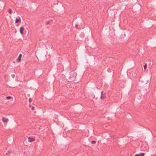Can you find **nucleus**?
I'll return each mask as SVG.
<instances>
[{
    "instance_id": "obj_2",
    "label": "nucleus",
    "mask_w": 156,
    "mask_h": 156,
    "mask_svg": "<svg viewBox=\"0 0 156 156\" xmlns=\"http://www.w3.org/2000/svg\"><path fill=\"white\" fill-rule=\"evenodd\" d=\"M70 74V77H75L77 75L76 73L73 71L71 72Z\"/></svg>"
},
{
    "instance_id": "obj_12",
    "label": "nucleus",
    "mask_w": 156,
    "mask_h": 156,
    "mask_svg": "<svg viewBox=\"0 0 156 156\" xmlns=\"http://www.w3.org/2000/svg\"><path fill=\"white\" fill-rule=\"evenodd\" d=\"M6 98L7 99H9L11 98V96H7Z\"/></svg>"
},
{
    "instance_id": "obj_3",
    "label": "nucleus",
    "mask_w": 156,
    "mask_h": 156,
    "mask_svg": "<svg viewBox=\"0 0 156 156\" xmlns=\"http://www.w3.org/2000/svg\"><path fill=\"white\" fill-rule=\"evenodd\" d=\"M35 139L34 138L31 137L30 136H29L28 138V141L29 142H32L35 140Z\"/></svg>"
},
{
    "instance_id": "obj_4",
    "label": "nucleus",
    "mask_w": 156,
    "mask_h": 156,
    "mask_svg": "<svg viewBox=\"0 0 156 156\" xmlns=\"http://www.w3.org/2000/svg\"><path fill=\"white\" fill-rule=\"evenodd\" d=\"M2 120L3 122H7L9 121V120L8 119L6 118H5L3 117L2 119Z\"/></svg>"
},
{
    "instance_id": "obj_14",
    "label": "nucleus",
    "mask_w": 156,
    "mask_h": 156,
    "mask_svg": "<svg viewBox=\"0 0 156 156\" xmlns=\"http://www.w3.org/2000/svg\"><path fill=\"white\" fill-rule=\"evenodd\" d=\"M11 151H8L7 153H6V154H7L8 153H11Z\"/></svg>"
},
{
    "instance_id": "obj_16",
    "label": "nucleus",
    "mask_w": 156,
    "mask_h": 156,
    "mask_svg": "<svg viewBox=\"0 0 156 156\" xmlns=\"http://www.w3.org/2000/svg\"><path fill=\"white\" fill-rule=\"evenodd\" d=\"M34 109V107H32L31 108V110L33 111Z\"/></svg>"
},
{
    "instance_id": "obj_1",
    "label": "nucleus",
    "mask_w": 156,
    "mask_h": 156,
    "mask_svg": "<svg viewBox=\"0 0 156 156\" xmlns=\"http://www.w3.org/2000/svg\"><path fill=\"white\" fill-rule=\"evenodd\" d=\"M106 98L105 93H104L103 91H102L101 93V95L100 98L103 100L104 99Z\"/></svg>"
},
{
    "instance_id": "obj_10",
    "label": "nucleus",
    "mask_w": 156,
    "mask_h": 156,
    "mask_svg": "<svg viewBox=\"0 0 156 156\" xmlns=\"http://www.w3.org/2000/svg\"><path fill=\"white\" fill-rule=\"evenodd\" d=\"M52 21L51 20H48V21H47V22L46 23V24H46V25H48L50 23V21Z\"/></svg>"
},
{
    "instance_id": "obj_9",
    "label": "nucleus",
    "mask_w": 156,
    "mask_h": 156,
    "mask_svg": "<svg viewBox=\"0 0 156 156\" xmlns=\"http://www.w3.org/2000/svg\"><path fill=\"white\" fill-rule=\"evenodd\" d=\"M8 12L10 14H11L12 13V10L10 8L9 9V10H8Z\"/></svg>"
},
{
    "instance_id": "obj_8",
    "label": "nucleus",
    "mask_w": 156,
    "mask_h": 156,
    "mask_svg": "<svg viewBox=\"0 0 156 156\" xmlns=\"http://www.w3.org/2000/svg\"><path fill=\"white\" fill-rule=\"evenodd\" d=\"M22 55L21 54H20L19 55V56L17 58V59L19 60V62H20L21 61V58L22 57Z\"/></svg>"
},
{
    "instance_id": "obj_13",
    "label": "nucleus",
    "mask_w": 156,
    "mask_h": 156,
    "mask_svg": "<svg viewBox=\"0 0 156 156\" xmlns=\"http://www.w3.org/2000/svg\"><path fill=\"white\" fill-rule=\"evenodd\" d=\"M147 64H145L144 66V69H145L147 68Z\"/></svg>"
},
{
    "instance_id": "obj_6",
    "label": "nucleus",
    "mask_w": 156,
    "mask_h": 156,
    "mask_svg": "<svg viewBox=\"0 0 156 156\" xmlns=\"http://www.w3.org/2000/svg\"><path fill=\"white\" fill-rule=\"evenodd\" d=\"M24 28L23 27H21L20 28V32L21 34H23V31L24 30Z\"/></svg>"
},
{
    "instance_id": "obj_17",
    "label": "nucleus",
    "mask_w": 156,
    "mask_h": 156,
    "mask_svg": "<svg viewBox=\"0 0 156 156\" xmlns=\"http://www.w3.org/2000/svg\"><path fill=\"white\" fill-rule=\"evenodd\" d=\"M29 101L30 102H31V98H30L29 99Z\"/></svg>"
},
{
    "instance_id": "obj_5",
    "label": "nucleus",
    "mask_w": 156,
    "mask_h": 156,
    "mask_svg": "<svg viewBox=\"0 0 156 156\" xmlns=\"http://www.w3.org/2000/svg\"><path fill=\"white\" fill-rule=\"evenodd\" d=\"M19 22L20 23H21V20L20 17H19V19L16 18L15 21V23H18Z\"/></svg>"
},
{
    "instance_id": "obj_11",
    "label": "nucleus",
    "mask_w": 156,
    "mask_h": 156,
    "mask_svg": "<svg viewBox=\"0 0 156 156\" xmlns=\"http://www.w3.org/2000/svg\"><path fill=\"white\" fill-rule=\"evenodd\" d=\"M96 143V141L95 140H93L91 141V143L92 144H94Z\"/></svg>"
},
{
    "instance_id": "obj_15",
    "label": "nucleus",
    "mask_w": 156,
    "mask_h": 156,
    "mask_svg": "<svg viewBox=\"0 0 156 156\" xmlns=\"http://www.w3.org/2000/svg\"><path fill=\"white\" fill-rule=\"evenodd\" d=\"M78 25L77 24H76L75 25V27L76 28V29H78Z\"/></svg>"
},
{
    "instance_id": "obj_18",
    "label": "nucleus",
    "mask_w": 156,
    "mask_h": 156,
    "mask_svg": "<svg viewBox=\"0 0 156 156\" xmlns=\"http://www.w3.org/2000/svg\"><path fill=\"white\" fill-rule=\"evenodd\" d=\"M9 156H10L9 155Z\"/></svg>"
},
{
    "instance_id": "obj_7",
    "label": "nucleus",
    "mask_w": 156,
    "mask_h": 156,
    "mask_svg": "<svg viewBox=\"0 0 156 156\" xmlns=\"http://www.w3.org/2000/svg\"><path fill=\"white\" fill-rule=\"evenodd\" d=\"M144 155V154L143 153H142L140 154H136L134 156H143Z\"/></svg>"
}]
</instances>
